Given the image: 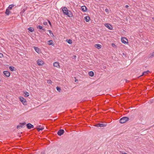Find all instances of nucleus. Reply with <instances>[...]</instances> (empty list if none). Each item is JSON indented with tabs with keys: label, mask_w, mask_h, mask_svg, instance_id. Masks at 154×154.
I'll list each match as a JSON object with an SVG mask.
<instances>
[{
	"label": "nucleus",
	"mask_w": 154,
	"mask_h": 154,
	"mask_svg": "<svg viewBox=\"0 0 154 154\" xmlns=\"http://www.w3.org/2000/svg\"><path fill=\"white\" fill-rule=\"evenodd\" d=\"M47 82L49 84H51L52 83V82L51 80H48Z\"/></svg>",
	"instance_id": "30"
},
{
	"label": "nucleus",
	"mask_w": 154,
	"mask_h": 154,
	"mask_svg": "<svg viewBox=\"0 0 154 154\" xmlns=\"http://www.w3.org/2000/svg\"><path fill=\"white\" fill-rule=\"evenodd\" d=\"M107 124H100L98 123L95 125V126L97 127H104Z\"/></svg>",
	"instance_id": "8"
},
{
	"label": "nucleus",
	"mask_w": 154,
	"mask_h": 154,
	"mask_svg": "<svg viewBox=\"0 0 154 154\" xmlns=\"http://www.w3.org/2000/svg\"><path fill=\"white\" fill-rule=\"evenodd\" d=\"M48 31L49 32L50 34V35L52 37L54 36L51 30H48Z\"/></svg>",
	"instance_id": "28"
},
{
	"label": "nucleus",
	"mask_w": 154,
	"mask_h": 154,
	"mask_svg": "<svg viewBox=\"0 0 154 154\" xmlns=\"http://www.w3.org/2000/svg\"><path fill=\"white\" fill-rule=\"evenodd\" d=\"M3 74L7 77H9L10 75V73L8 71H4L3 72Z\"/></svg>",
	"instance_id": "10"
},
{
	"label": "nucleus",
	"mask_w": 154,
	"mask_h": 154,
	"mask_svg": "<svg viewBox=\"0 0 154 154\" xmlns=\"http://www.w3.org/2000/svg\"><path fill=\"white\" fill-rule=\"evenodd\" d=\"M121 40L122 42L125 44H127L128 43V41L127 39L125 38H121Z\"/></svg>",
	"instance_id": "5"
},
{
	"label": "nucleus",
	"mask_w": 154,
	"mask_h": 154,
	"mask_svg": "<svg viewBox=\"0 0 154 154\" xmlns=\"http://www.w3.org/2000/svg\"><path fill=\"white\" fill-rule=\"evenodd\" d=\"M81 9L83 12H86L87 10V8L86 6H83L81 7Z\"/></svg>",
	"instance_id": "16"
},
{
	"label": "nucleus",
	"mask_w": 154,
	"mask_h": 154,
	"mask_svg": "<svg viewBox=\"0 0 154 154\" xmlns=\"http://www.w3.org/2000/svg\"><path fill=\"white\" fill-rule=\"evenodd\" d=\"M62 10L64 14L67 15L68 17H73V14L71 12L68 10L67 8L65 7L63 8Z\"/></svg>",
	"instance_id": "1"
},
{
	"label": "nucleus",
	"mask_w": 154,
	"mask_h": 154,
	"mask_svg": "<svg viewBox=\"0 0 154 154\" xmlns=\"http://www.w3.org/2000/svg\"><path fill=\"white\" fill-rule=\"evenodd\" d=\"M29 93L26 91L24 93V96L26 97H28L29 96Z\"/></svg>",
	"instance_id": "24"
},
{
	"label": "nucleus",
	"mask_w": 154,
	"mask_h": 154,
	"mask_svg": "<svg viewBox=\"0 0 154 154\" xmlns=\"http://www.w3.org/2000/svg\"><path fill=\"white\" fill-rule=\"evenodd\" d=\"M26 124L25 122H23V123H20L19 125L17 126V128L18 129L20 127L23 128Z\"/></svg>",
	"instance_id": "4"
},
{
	"label": "nucleus",
	"mask_w": 154,
	"mask_h": 154,
	"mask_svg": "<svg viewBox=\"0 0 154 154\" xmlns=\"http://www.w3.org/2000/svg\"><path fill=\"white\" fill-rule=\"evenodd\" d=\"M112 46H113V47H116V46L115 45V44L114 43H112Z\"/></svg>",
	"instance_id": "34"
},
{
	"label": "nucleus",
	"mask_w": 154,
	"mask_h": 154,
	"mask_svg": "<svg viewBox=\"0 0 154 154\" xmlns=\"http://www.w3.org/2000/svg\"><path fill=\"white\" fill-rule=\"evenodd\" d=\"M125 80L126 81V82H129V81H128V80H127V79H125Z\"/></svg>",
	"instance_id": "41"
},
{
	"label": "nucleus",
	"mask_w": 154,
	"mask_h": 154,
	"mask_svg": "<svg viewBox=\"0 0 154 154\" xmlns=\"http://www.w3.org/2000/svg\"><path fill=\"white\" fill-rule=\"evenodd\" d=\"M37 63L38 65L41 66L44 64V62L41 60H38L37 61Z\"/></svg>",
	"instance_id": "12"
},
{
	"label": "nucleus",
	"mask_w": 154,
	"mask_h": 154,
	"mask_svg": "<svg viewBox=\"0 0 154 154\" xmlns=\"http://www.w3.org/2000/svg\"><path fill=\"white\" fill-rule=\"evenodd\" d=\"M10 10L8 8L6 9L5 13L7 15H8L11 13Z\"/></svg>",
	"instance_id": "14"
},
{
	"label": "nucleus",
	"mask_w": 154,
	"mask_h": 154,
	"mask_svg": "<svg viewBox=\"0 0 154 154\" xmlns=\"http://www.w3.org/2000/svg\"><path fill=\"white\" fill-rule=\"evenodd\" d=\"M150 72L148 70L146 71H144L142 72V75H140L138 77V78H139L140 77L143 76H146Z\"/></svg>",
	"instance_id": "3"
},
{
	"label": "nucleus",
	"mask_w": 154,
	"mask_h": 154,
	"mask_svg": "<svg viewBox=\"0 0 154 154\" xmlns=\"http://www.w3.org/2000/svg\"><path fill=\"white\" fill-rule=\"evenodd\" d=\"M26 126L27 128L28 129H31V128H34V126L30 123H29L27 124Z\"/></svg>",
	"instance_id": "9"
},
{
	"label": "nucleus",
	"mask_w": 154,
	"mask_h": 154,
	"mask_svg": "<svg viewBox=\"0 0 154 154\" xmlns=\"http://www.w3.org/2000/svg\"><path fill=\"white\" fill-rule=\"evenodd\" d=\"M105 11L108 14L109 13V10L107 8H106L105 10Z\"/></svg>",
	"instance_id": "32"
},
{
	"label": "nucleus",
	"mask_w": 154,
	"mask_h": 154,
	"mask_svg": "<svg viewBox=\"0 0 154 154\" xmlns=\"http://www.w3.org/2000/svg\"><path fill=\"white\" fill-rule=\"evenodd\" d=\"M14 5L13 4L10 5H9L8 8V9H9V10H11L12 9V8L14 7Z\"/></svg>",
	"instance_id": "25"
},
{
	"label": "nucleus",
	"mask_w": 154,
	"mask_h": 154,
	"mask_svg": "<svg viewBox=\"0 0 154 154\" xmlns=\"http://www.w3.org/2000/svg\"><path fill=\"white\" fill-rule=\"evenodd\" d=\"M53 65H54V66L56 67H60L59 63L57 62H54V63Z\"/></svg>",
	"instance_id": "13"
},
{
	"label": "nucleus",
	"mask_w": 154,
	"mask_h": 154,
	"mask_svg": "<svg viewBox=\"0 0 154 154\" xmlns=\"http://www.w3.org/2000/svg\"><path fill=\"white\" fill-rule=\"evenodd\" d=\"M28 29L30 32H32L34 31V29L32 27H30Z\"/></svg>",
	"instance_id": "22"
},
{
	"label": "nucleus",
	"mask_w": 154,
	"mask_h": 154,
	"mask_svg": "<svg viewBox=\"0 0 154 154\" xmlns=\"http://www.w3.org/2000/svg\"><path fill=\"white\" fill-rule=\"evenodd\" d=\"M154 56V52H153L152 53L150 54L149 55H148V58H152Z\"/></svg>",
	"instance_id": "18"
},
{
	"label": "nucleus",
	"mask_w": 154,
	"mask_h": 154,
	"mask_svg": "<svg viewBox=\"0 0 154 154\" xmlns=\"http://www.w3.org/2000/svg\"><path fill=\"white\" fill-rule=\"evenodd\" d=\"M123 55L125 57H126V54H125V53H123Z\"/></svg>",
	"instance_id": "39"
},
{
	"label": "nucleus",
	"mask_w": 154,
	"mask_h": 154,
	"mask_svg": "<svg viewBox=\"0 0 154 154\" xmlns=\"http://www.w3.org/2000/svg\"><path fill=\"white\" fill-rule=\"evenodd\" d=\"M9 67H10V68H11V67H14L12 66H10Z\"/></svg>",
	"instance_id": "43"
},
{
	"label": "nucleus",
	"mask_w": 154,
	"mask_h": 154,
	"mask_svg": "<svg viewBox=\"0 0 154 154\" xmlns=\"http://www.w3.org/2000/svg\"><path fill=\"white\" fill-rule=\"evenodd\" d=\"M53 41L52 40H49L48 41V44L49 45H53V44L52 42Z\"/></svg>",
	"instance_id": "26"
},
{
	"label": "nucleus",
	"mask_w": 154,
	"mask_h": 154,
	"mask_svg": "<svg viewBox=\"0 0 154 154\" xmlns=\"http://www.w3.org/2000/svg\"><path fill=\"white\" fill-rule=\"evenodd\" d=\"M10 70L12 71H14V70H15L14 69L15 68H9Z\"/></svg>",
	"instance_id": "31"
},
{
	"label": "nucleus",
	"mask_w": 154,
	"mask_h": 154,
	"mask_svg": "<svg viewBox=\"0 0 154 154\" xmlns=\"http://www.w3.org/2000/svg\"><path fill=\"white\" fill-rule=\"evenodd\" d=\"M44 128L43 127H41V128H37V130L38 131H40L41 130V131H42V130H43L44 129Z\"/></svg>",
	"instance_id": "27"
},
{
	"label": "nucleus",
	"mask_w": 154,
	"mask_h": 154,
	"mask_svg": "<svg viewBox=\"0 0 154 154\" xmlns=\"http://www.w3.org/2000/svg\"><path fill=\"white\" fill-rule=\"evenodd\" d=\"M66 42L69 44H71L72 43V40L71 39H66Z\"/></svg>",
	"instance_id": "21"
},
{
	"label": "nucleus",
	"mask_w": 154,
	"mask_h": 154,
	"mask_svg": "<svg viewBox=\"0 0 154 154\" xmlns=\"http://www.w3.org/2000/svg\"><path fill=\"white\" fill-rule=\"evenodd\" d=\"M19 99L20 100L23 105L26 104V103H26V100L23 97H19Z\"/></svg>",
	"instance_id": "6"
},
{
	"label": "nucleus",
	"mask_w": 154,
	"mask_h": 154,
	"mask_svg": "<svg viewBox=\"0 0 154 154\" xmlns=\"http://www.w3.org/2000/svg\"><path fill=\"white\" fill-rule=\"evenodd\" d=\"M84 19L86 22H88L90 20V18L89 16H86L85 17Z\"/></svg>",
	"instance_id": "15"
},
{
	"label": "nucleus",
	"mask_w": 154,
	"mask_h": 154,
	"mask_svg": "<svg viewBox=\"0 0 154 154\" xmlns=\"http://www.w3.org/2000/svg\"><path fill=\"white\" fill-rule=\"evenodd\" d=\"M41 126V125H39V126H38V127H40Z\"/></svg>",
	"instance_id": "44"
},
{
	"label": "nucleus",
	"mask_w": 154,
	"mask_h": 154,
	"mask_svg": "<svg viewBox=\"0 0 154 154\" xmlns=\"http://www.w3.org/2000/svg\"><path fill=\"white\" fill-rule=\"evenodd\" d=\"M40 154H45L44 152H42Z\"/></svg>",
	"instance_id": "38"
},
{
	"label": "nucleus",
	"mask_w": 154,
	"mask_h": 154,
	"mask_svg": "<svg viewBox=\"0 0 154 154\" xmlns=\"http://www.w3.org/2000/svg\"><path fill=\"white\" fill-rule=\"evenodd\" d=\"M76 58V56L75 55H73L72 57V58L73 59H75Z\"/></svg>",
	"instance_id": "33"
},
{
	"label": "nucleus",
	"mask_w": 154,
	"mask_h": 154,
	"mask_svg": "<svg viewBox=\"0 0 154 154\" xmlns=\"http://www.w3.org/2000/svg\"><path fill=\"white\" fill-rule=\"evenodd\" d=\"M64 132V131L63 129H60L58 131L57 134L58 135L60 136L63 134Z\"/></svg>",
	"instance_id": "7"
},
{
	"label": "nucleus",
	"mask_w": 154,
	"mask_h": 154,
	"mask_svg": "<svg viewBox=\"0 0 154 154\" xmlns=\"http://www.w3.org/2000/svg\"><path fill=\"white\" fill-rule=\"evenodd\" d=\"M56 89L57 91H58L59 92H60L61 90L60 88V87H58V86H57L56 87Z\"/></svg>",
	"instance_id": "29"
},
{
	"label": "nucleus",
	"mask_w": 154,
	"mask_h": 154,
	"mask_svg": "<svg viewBox=\"0 0 154 154\" xmlns=\"http://www.w3.org/2000/svg\"><path fill=\"white\" fill-rule=\"evenodd\" d=\"M129 119L127 117H124L121 119L119 120V122L121 124L124 123L126 121H128Z\"/></svg>",
	"instance_id": "2"
},
{
	"label": "nucleus",
	"mask_w": 154,
	"mask_h": 154,
	"mask_svg": "<svg viewBox=\"0 0 154 154\" xmlns=\"http://www.w3.org/2000/svg\"><path fill=\"white\" fill-rule=\"evenodd\" d=\"M152 19H153V20H154V18H152Z\"/></svg>",
	"instance_id": "46"
},
{
	"label": "nucleus",
	"mask_w": 154,
	"mask_h": 154,
	"mask_svg": "<svg viewBox=\"0 0 154 154\" xmlns=\"http://www.w3.org/2000/svg\"><path fill=\"white\" fill-rule=\"evenodd\" d=\"M77 81V79H76L75 80V82H76V81Z\"/></svg>",
	"instance_id": "45"
},
{
	"label": "nucleus",
	"mask_w": 154,
	"mask_h": 154,
	"mask_svg": "<svg viewBox=\"0 0 154 154\" xmlns=\"http://www.w3.org/2000/svg\"><path fill=\"white\" fill-rule=\"evenodd\" d=\"M123 154H128L127 153L125 152V153H123Z\"/></svg>",
	"instance_id": "42"
},
{
	"label": "nucleus",
	"mask_w": 154,
	"mask_h": 154,
	"mask_svg": "<svg viewBox=\"0 0 154 154\" xmlns=\"http://www.w3.org/2000/svg\"><path fill=\"white\" fill-rule=\"evenodd\" d=\"M34 49L35 51L38 53H39L40 52V50L39 48L37 47H34Z\"/></svg>",
	"instance_id": "17"
},
{
	"label": "nucleus",
	"mask_w": 154,
	"mask_h": 154,
	"mask_svg": "<svg viewBox=\"0 0 154 154\" xmlns=\"http://www.w3.org/2000/svg\"><path fill=\"white\" fill-rule=\"evenodd\" d=\"M125 7L126 8H128L129 6H128V5H126L125 6Z\"/></svg>",
	"instance_id": "40"
},
{
	"label": "nucleus",
	"mask_w": 154,
	"mask_h": 154,
	"mask_svg": "<svg viewBox=\"0 0 154 154\" xmlns=\"http://www.w3.org/2000/svg\"><path fill=\"white\" fill-rule=\"evenodd\" d=\"M94 74V72L93 71H91L88 72L89 75L91 77L93 76Z\"/></svg>",
	"instance_id": "19"
},
{
	"label": "nucleus",
	"mask_w": 154,
	"mask_h": 154,
	"mask_svg": "<svg viewBox=\"0 0 154 154\" xmlns=\"http://www.w3.org/2000/svg\"><path fill=\"white\" fill-rule=\"evenodd\" d=\"M101 45L99 44H96L95 45V47L98 49H100L101 48Z\"/></svg>",
	"instance_id": "20"
},
{
	"label": "nucleus",
	"mask_w": 154,
	"mask_h": 154,
	"mask_svg": "<svg viewBox=\"0 0 154 154\" xmlns=\"http://www.w3.org/2000/svg\"><path fill=\"white\" fill-rule=\"evenodd\" d=\"M43 24L44 25H47V23L46 22H43Z\"/></svg>",
	"instance_id": "36"
},
{
	"label": "nucleus",
	"mask_w": 154,
	"mask_h": 154,
	"mask_svg": "<svg viewBox=\"0 0 154 154\" xmlns=\"http://www.w3.org/2000/svg\"><path fill=\"white\" fill-rule=\"evenodd\" d=\"M48 23H49V25H50L51 26V22H50L49 20H48Z\"/></svg>",
	"instance_id": "37"
},
{
	"label": "nucleus",
	"mask_w": 154,
	"mask_h": 154,
	"mask_svg": "<svg viewBox=\"0 0 154 154\" xmlns=\"http://www.w3.org/2000/svg\"><path fill=\"white\" fill-rule=\"evenodd\" d=\"M106 27L109 29L110 30H112V27L111 25L108 24L106 23L105 25Z\"/></svg>",
	"instance_id": "11"
},
{
	"label": "nucleus",
	"mask_w": 154,
	"mask_h": 154,
	"mask_svg": "<svg viewBox=\"0 0 154 154\" xmlns=\"http://www.w3.org/2000/svg\"><path fill=\"white\" fill-rule=\"evenodd\" d=\"M37 28H39V29H42L44 31L45 30V29L43 28L42 26L39 25L37 27Z\"/></svg>",
	"instance_id": "23"
},
{
	"label": "nucleus",
	"mask_w": 154,
	"mask_h": 154,
	"mask_svg": "<svg viewBox=\"0 0 154 154\" xmlns=\"http://www.w3.org/2000/svg\"><path fill=\"white\" fill-rule=\"evenodd\" d=\"M3 57V54L1 53H0V57Z\"/></svg>",
	"instance_id": "35"
}]
</instances>
